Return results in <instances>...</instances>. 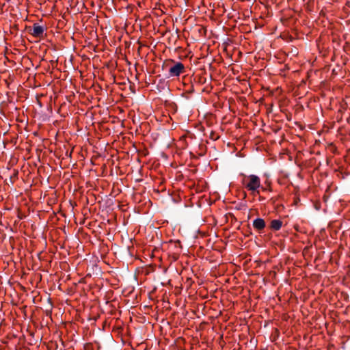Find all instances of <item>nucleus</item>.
I'll list each match as a JSON object with an SVG mask.
<instances>
[{
  "label": "nucleus",
  "instance_id": "obj_2",
  "mask_svg": "<svg viewBox=\"0 0 350 350\" xmlns=\"http://www.w3.org/2000/svg\"><path fill=\"white\" fill-rule=\"evenodd\" d=\"M185 72V66L181 62H175L168 70V77H178Z\"/></svg>",
  "mask_w": 350,
  "mask_h": 350
},
{
  "label": "nucleus",
  "instance_id": "obj_3",
  "mask_svg": "<svg viewBox=\"0 0 350 350\" xmlns=\"http://www.w3.org/2000/svg\"><path fill=\"white\" fill-rule=\"evenodd\" d=\"M44 27L38 25V23H35L33 25L32 32L31 33L33 37L36 38H41L43 36Z\"/></svg>",
  "mask_w": 350,
  "mask_h": 350
},
{
  "label": "nucleus",
  "instance_id": "obj_1",
  "mask_svg": "<svg viewBox=\"0 0 350 350\" xmlns=\"http://www.w3.org/2000/svg\"><path fill=\"white\" fill-rule=\"evenodd\" d=\"M242 184L254 196L258 195L260 189L262 191L266 190V188L261 185L260 178L254 174L244 175L242 179Z\"/></svg>",
  "mask_w": 350,
  "mask_h": 350
},
{
  "label": "nucleus",
  "instance_id": "obj_4",
  "mask_svg": "<svg viewBox=\"0 0 350 350\" xmlns=\"http://www.w3.org/2000/svg\"><path fill=\"white\" fill-rule=\"evenodd\" d=\"M253 227L256 230H262L265 227V221L262 218H256L253 221Z\"/></svg>",
  "mask_w": 350,
  "mask_h": 350
},
{
  "label": "nucleus",
  "instance_id": "obj_5",
  "mask_svg": "<svg viewBox=\"0 0 350 350\" xmlns=\"http://www.w3.org/2000/svg\"><path fill=\"white\" fill-rule=\"evenodd\" d=\"M282 226V221L280 219H273L271 221L270 227L273 230L278 231Z\"/></svg>",
  "mask_w": 350,
  "mask_h": 350
}]
</instances>
